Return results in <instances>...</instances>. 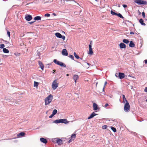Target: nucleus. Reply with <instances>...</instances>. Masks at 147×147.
Returning <instances> with one entry per match:
<instances>
[{
    "label": "nucleus",
    "mask_w": 147,
    "mask_h": 147,
    "mask_svg": "<svg viewBox=\"0 0 147 147\" xmlns=\"http://www.w3.org/2000/svg\"><path fill=\"white\" fill-rule=\"evenodd\" d=\"M53 99V95L50 94L45 99V105H47L50 103L52 101Z\"/></svg>",
    "instance_id": "nucleus-1"
},
{
    "label": "nucleus",
    "mask_w": 147,
    "mask_h": 147,
    "mask_svg": "<svg viewBox=\"0 0 147 147\" xmlns=\"http://www.w3.org/2000/svg\"><path fill=\"white\" fill-rule=\"evenodd\" d=\"M57 79H55L53 82L52 87L53 90H55L58 87L59 83L57 82Z\"/></svg>",
    "instance_id": "nucleus-2"
},
{
    "label": "nucleus",
    "mask_w": 147,
    "mask_h": 147,
    "mask_svg": "<svg viewBox=\"0 0 147 147\" xmlns=\"http://www.w3.org/2000/svg\"><path fill=\"white\" fill-rule=\"evenodd\" d=\"M53 62L55 64L58 65H60L62 67H66V65L64 63L58 61H57L56 59L54 60Z\"/></svg>",
    "instance_id": "nucleus-3"
},
{
    "label": "nucleus",
    "mask_w": 147,
    "mask_h": 147,
    "mask_svg": "<svg viewBox=\"0 0 147 147\" xmlns=\"http://www.w3.org/2000/svg\"><path fill=\"white\" fill-rule=\"evenodd\" d=\"M134 2L139 5L147 4V2L146 1H145L142 0H135Z\"/></svg>",
    "instance_id": "nucleus-4"
},
{
    "label": "nucleus",
    "mask_w": 147,
    "mask_h": 147,
    "mask_svg": "<svg viewBox=\"0 0 147 147\" xmlns=\"http://www.w3.org/2000/svg\"><path fill=\"white\" fill-rule=\"evenodd\" d=\"M130 106L128 102H126L124 106V110L126 112H128L130 111Z\"/></svg>",
    "instance_id": "nucleus-5"
},
{
    "label": "nucleus",
    "mask_w": 147,
    "mask_h": 147,
    "mask_svg": "<svg viewBox=\"0 0 147 147\" xmlns=\"http://www.w3.org/2000/svg\"><path fill=\"white\" fill-rule=\"evenodd\" d=\"M55 139H57L56 140V143L57 144L59 145H61L63 143V142L62 140L59 139V138H55Z\"/></svg>",
    "instance_id": "nucleus-6"
},
{
    "label": "nucleus",
    "mask_w": 147,
    "mask_h": 147,
    "mask_svg": "<svg viewBox=\"0 0 147 147\" xmlns=\"http://www.w3.org/2000/svg\"><path fill=\"white\" fill-rule=\"evenodd\" d=\"M89 53H88V54H89L90 55H92L93 53V52L92 51V45H89Z\"/></svg>",
    "instance_id": "nucleus-7"
},
{
    "label": "nucleus",
    "mask_w": 147,
    "mask_h": 147,
    "mask_svg": "<svg viewBox=\"0 0 147 147\" xmlns=\"http://www.w3.org/2000/svg\"><path fill=\"white\" fill-rule=\"evenodd\" d=\"M32 17L31 15H28L26 16L25 17V18L26 20L27 21H29L31 20L32 19Z\"/></svg>",
    "instance_id": "nucleus-8"
},
{
    "label": "nucleus",
    "mask_w": 147,
    "mask_h": 147,
    "mask_svg": "<svg viewBox=\"0 0 147 147\" xmlns=\"http://www.w3.org/2000/svg\"><path fill=\"white\" fill-rule=\"evenodd\" d=\"M125 75L123 73L119 72V77L120 79H122L124 78Z\"/></svg>",
    "instance_id": "nucleus-9"
},
{
    "label": "nucleus",
    "mask_w": 147,
    "mask_h": 147,
    "mask_svg": "<svg viewBox=\"0 0 147 147\" xmlns=\"http://www.w3.org/2000/svg\"><path fill=\"white\" fill-rule=\"evenodd\" d=\"M97 114H96L94 112H93L88 117V119H89L93 118L94 116L97 115Z\"/></svg>",
    "instance_id": "nucleus-10"
},
{
    "label": "nucleus",
    "mask_w": 147,
    "mask_h": 147,
    "mask_svg": "<svg viewBox=\"0 0 147 147\" xmlns=\"http://www.w3.org/2000/svg\"><path fill=\"white\" fill-rule=\"evenodd\" d=\"M61 53L63 55L66 56H67L68 55L67 50L65 49H64L63 50Z\"/></svg>",
    "instance_id": "nucleus-11"
},
{
    "label": "nucleus",
    "mask_w": 147,
    "mask_h": 147,
    "mask_svg": "<svg viewBox=\"0 0 147 147\" xmlns=\"http://www.w3.org/2000/svg\"><path fill=\"white\" fill-rule=\"evenodd\" d=\"M61 123H64L65 124H67L69 123V121L67 120L66 119H61Z\"/></svg>",
    "instance_id": "nucleus-12"
},
{
    "label": "nucleus",
    "mask_w": 147,
    "mask_h": 147,
    "mask_svg": "<svg viewBox=\"0 0 147 147\" xmlns=\"http://www.w3.org/2000/svg\"><path fill=\"white\" fill-rule=\"evenodd\" d=\"M73 78L74 80L75 83H76V81L79 78V76L78 75H74L73 76Z\"/></svg>",
    "instance_id": "nucleus-13"
},
{
    "label": "nucleus",
    "mask_w": 147,
    "mask_h": 147,
    "mask_svg": "<svg viewBox=\"0 0 147 147\" xmlns=\"http://www.w3.org/2000/svg\"><path fill=\"white\" fill-rule=\"evenodd\" d=\"M38 64L42 70H43L44 68V66L42 63L40 61H38Z\"/></svg>",
    "instance_id": "nucleus-14"
},
{
    "label": "nucleus",
    "mask_w": 147,
    "mask_h": 147,
    "mask_svg": "<svg viewBox=\"0 0 147 147\" xmlns=\"http://www.w3.org/2000/svg\"><path fill=\"white\" fill-rule=\"evenodd\" d=\"M119 47L121 49H124L126 47V45L124 43L121 42L119 44Z\"/></svg>",
    "instance_id": "nucleus-15"
},
{
    "label": "nucleus",
    "mask_w": 147,
    "mask_h": 147,
    "mask_svg": "<svg viewBox=\"0 0 147 147\" xmlns=\"http://www.w3.org/2000/svg\"><path fill=\"white\" fill-rule=\"evenodd\" d=\"M40 141L41 142H43L44 144H46L47 142V140L46 139L44 138H40Z\"/></svg>",
    "instance_id": "nucleus-16"
},
{
    "label": "nucleus",
    "mask_w": 147,
    "mask_h": 147,
    "mask_svg": "<svg viewBox=\"0 0 147 147\" xmlns=\"http://www.w3.org/2000/svg\"><path fill=\"white\" fill-rule=\"evenodd\" d=\"M98 107L97 105L95 103H94L93 104V110L96 111L98 109Z\"/></svg>",
    "instance_id": "nucleus-17"
},
{
    "label": "nucleus",
    "mask_w": 147,
    "mask_h": 147,
    "mask_svg": "<svg viewBox=\"0 0 147 147\" xmlns=\"http://www.w3.org/2000/svg\"><path fill=\"white\" fill-rule=\"evenodd\" d=\"M55 36L57 38H61L62 37V35L60 33L57 32L55 34Z\"/></svg>",
    "instance_id": "nucleus-18"
},
{
    "label": "nucleus",
    "mask_w": 147,
    "mask_h": 147,
    "mask_svg": "<svg viewBox=\"0 0 147 147\" xmlns=\"http://www.w3.org/2000/svg\"><path fill=\"white\" fill-rule=\"evenodd\" d=\"M135 46V45L132 41H131L129 44V47H134Z\"/></svg>",
    "instance_id": "nucleus-19"
},
{
    "label": "nucleus",
    "mask_w": 147,
    "mask_h": 147,
    "mask_svg": "<svg viewBox=\"0 0 147 147\" xmlns=\"http://www.w3.org/2000/svg\"><path fill=\"white\" fill-rule=\"evenodd\" d=\"M139 22L143 26H145L146 25V24L144 23V21L143 20V19L142 18H141L139 20Z\"/></svg>",
    "instance_id": "nucleus-20"
},
{
    "label": "nucleus",
    "mask_w": 147,
    "mask_h": 147,
    "mask_svg": "<svg viewBox=\"0 0 147 147\" xmlns=\"http://www.w3.org/2000/svg\"><path fill=\"white\" fill-rule=\"evenodd\" d=\"M41 18L40 16H36L34 18V20L36 21L41 20Z\"/></svg>",
    "instance_id": "nucleus-21"
},
{
    "label": "nucleus",
    "mask_w": 147,
    "mask_h": 147,
    "mask_svg": "<svg viewBox=\"0 0 147 147\" xmlns=\"http://www.w3.org/2000/svg\"><path fill=\"white\" fill-rule=\"evenodd\" d=\"M25 135V133L23 132H22L18 134L17 136L18 137H19L20 136H23Z\"/></svg>",
    "instance_id": "nucleus-22"
},
{
    "label": "nucleus",
    "mask_w": 147,
    "mask_h": 147,
    "mask_svg": "<svg viewBox=\"0 0 147 147\" xmlns=\"http://www.w3.org/2000/svg\"><path fill=\"white\" fill-rule=\"evenodd\" d=\"M76 134H73L71 135V139L74 140V139L76 138Z\"/></svg>",
    "instance_id": "nucleus-23"
},
{
    "label": "nucleus",
    "mask_w": 147,
    "mask_h": 147,
    "mask_svg": "<svg viewBox=\"0 0 147 147\" xmlns=\"http://www.w3.org/2000/svg\"><path fill=\"white\" fill-rule=\"evenodd\" d=\"M3 51L5 53H7L9 52V50L5 48H4L3 49Z\"/></svg>",
    "instance_id": "nucleus-24"
},
{
    "label": "nucleus",
    "mask_w": 147,
    "mask_h": 147,
    "mask_svg": "<svg viewBox=\"0 0 147 147\" xmlns=\"http://www.w3.org/2000/svg\"><path fill=\"white\" fill-rule=\"evenodd\" d=\"M53 122L56 123H61V119L55 120Z\"/></svg>",
    "instance_id": "nucleus-25"
},
{
    "label": "nucleus",
    "mask_w": 147,
    "mask_h": 147,
    "mask_svg": "<svg viewBox=\"0 0 147 147\" xmlns=\"http://www.w3.org/2000/svg\"><path fill=\"white\" fill-rule=\"evenodd\" d=\"M123 42L127 44L129 42V41L127 39H124L123 40Z\"/></svg>",
    "instance_id": "nucleus-26"
},
{
    "label": "nucleus",
    "mask_w": 147,
    "mask_h": 147,
    "mask_svg": "<svg viewBox=\"0 0 147 147\" xmlns=\"http://www.w3.org/2000/svg\"><path fill=\"white\" fill-rule=\"evenodd\" d=\"M111 129H112V131H113L114 132H116V131H117L116 129L114 127H111Z\"/></svg>",
    "instance_id": "nucleus-27"
},
{
    "label": "nucleus",
    "mask_w": 147,
    "mask_h": 147,
    "mask_svg": "<svg viewBox=\"0 0 147 147\" xmlns=\"http://www.w3.org/2000/svg\"><path fill=\"white\" fill-rule=\"evenodd\" d=\"M74 55L75 58L76 59H78L80 58L79 56L76 54L75 52H74Z\"/></svg>",
    "instance_id": "nucleus-28"
},
{
    "label": "nucleus",
    "mask_w": 147,
    "mask_h": 147,
    "mask_svg": "<svg viewBox=\"0 0 147 147\" xmlns=\"http://www.w3.org/2000/svg\"><path fill=\"white\" fill-rule=\"evenodd\" d=\"M57 110L56 109H54L52 112V114L55 115L57 113Z\"/></svg>",
    "instance_id": "nucleus-29"
},
{
    "label": "nucleus",
    "mask_w": 147,
    "mask_h": 147,
    "mask_svg": "<svg viewBox=\"0 0 147 147\" xmlns=\"http://www.w3.org/2000/svg\"><path fill=\"white\" fill-rule=\"evenodd\" d=\"M117 16H118L119 17H120L121 18H122L123 19L124 18L122 16L120 13H118Z\"/></svg>",
    "instance_id": "nucleus-30"
},
{
    "label": "nucleus",
    "mask_w": 147,
    "mask_h": 147,
    "mask_svg": "<svg viewBox=\"0 0 147 147\" xmlns=\"http://www.w3.org/2000/svg\"><path fill=\"white\" fill-rule=\"evenodd\" d=\"M38 82H34V87L38 86Z\"/></svg>",
    "instance_id": "nucleus-31"
},
{
    "label": "nucleus",
    "mask_w": 147,
    "mask_h": 147,
    "mask_svg": "<svg viewBox=\"0 0 147 147\" xmlns=\"http://www.w3.org/2000/svg\"><path fill=\"white\" fill-rule=\"evenodd\" d=\"M69 57L72 59V60H74V57L73 55H69Z\"/></svg>",
    "instance_id": "nucleus-32"
},
{
    "label": "nucleus",
    "mask_w": 147,
    "mask_h": 147,
    "mask_svg": "<svg viewBox=\"0 0 147 147\" xmlns=\"http://www.w3.org/2000/svg\"><path fill=\"white\" fill-rule=\"evenodd\" d=\"M0 48L1 49H3L4 47H5V45L3 44H1L0 45Z\"/></svg>",
    "instance_id": "nucleus-33"
},
{
    "label": "nucleus",
    "mask_w": 147,
    "mask_h": 147,
    "mask_svg": "<svg viewBox=\"0 0 147 147\" xmlns=\"http://www.w3.org/2000/svg\"><path fill=\"white\" fill-rule=\"evenodd\" d=\"M57 140V139H55V138L52 139V141L54 143H56Z\"/></svg>",
    "instance_id": "nucleus-34"
},
{
    "label": "nucleus",
    "mask_w": 147,
    "mask_h": 147,
    "mask_svg": "<svg viewBox=\"0 0 147 147\" xmlns=\"http://www.w3.org/2000/svg\"><path fill=\"white\" fill-rule=\"evenodd\" d=\"M123 102L124 103H125V102H126V103L128 102L127 101V100L126 98H125V99H123Z\"/></svg>",
    "instance_id": "nucleus-35"
},
{
    "label": "nucleus",
    "mask_w": 147,
    "mask_h": 147,
    "mask_svg": "<svg viewBox=\"0 0 147 147\" xmlns=\"http://www.w3.org/2000/svg\"><path fill=\"white\" fill-rule=\"evenodd\" d=\"M107 127V125H104L102 126V128L103 129H106Z\"/></svg>",
    "instance_id": "nucleus-36"
},
{
    "label": "nucleus",
    "mask_w": 147,
    "mask_h": 147,
    "mask_svg": "<svg viewBox=\"0 0 147 147\" xmlns=\"http://www.w3.org/2000/svg\"><path fill=\"white\" fill-rule=\"evenodd\" d=\"M45 17H49L50 16V14L49 13H46V14H45Z\"/></svg>",
    "instance_id": "nucleus-37"
},
{
    "label": "nucleus",
    "mask_w": 147,
    "mask_h": 147,
    "mask_svg": "<svg viewBox=\"0 0 147 147\" xmlns=\"http://www.w3.org/2000/svg\"><path fill=\"white\" fill-rule=\"evenodd\" d=\"M10 32L9 31H7V35L8 36L10 37Z\"/></svg>",
    "instance_id": "nucleus-38"
},
{
    "label": "nucleus",
    "mask_w": 147,
    "mask_h": 147,
    "mask_svg": "<svg viewBox=\"0 0 147 147\" xmlns=\"http://www.w3.org/2000/svg\"><path fill=\"white\" fill-rule=\"evenodd\" d=\"M142 16L143 18H145V13L144 12H143L142 13Z\"/></svg>",
    "instance_id": "nucleus-39"
},
{
    "label": "nucleus",
    "mask_w": 147,
    "mask_h": 147,
    "mask_svg": "<svg viewBox=\"0 0 147 147\" xmlns=\"http://www.w3.org/2000/svg\"><path fill=\"white\" fill-rule=\"evenodd\" d=\"M115 12H113V11L111 10V13L113 15H114L115 14Z\"/></svg>",
    "instance_id": "nucleus-40"
},
{
    "label": "nucleus",
    "mask_w": 147,
    "mask_h": 147,
    "mask_svg": "<svg viewBox=\"0 0 147 147\" xmlns=\"http://www.w3.org/2000/svg\"><path fill=\"white\" fill-rule=\"evenodd\" d=\"M144 91L145 92H147V86L145 87Z\"/></svg>",
    "instance_id": "nucleus-41"
},
{
    "label": "nucleus",
    "mask_w": 147,
    "mask_h": 147,
    "mask_svg": "<svg viewBox=\"0 0 147 147\" xmlns=\"http://www.w3.org/2000/svg\"><path fill=\"white\" fill-rule=\"evenodd\" d=\"M54 115H53V114H52L51 115H50L49 116V118H52L53 116Z\"/></svg>",
    "instance_id": "nucleus-42"
},
{
    "label": "nucleus",
    "mask_w": 147,
    "mask_h": 147,
    "mask_svg": "<svg viewBox=\"0 0 147 147\" xmlns=\"http://www.w3.org/2000/svg\"><path fill=\"white\" fill-rule=\"evenodd\" d=\"M73 140H73L71 139H70L69 141H68V143H70L71 142H72V141H73Z\"/></svg>",
    "instance_id": "nucleus-43"
},
{
    "label": "nucleus",
    "mask_w": 147,
    "mask_h": 147,
    "mask_svg": "<svg viewBox=\"0 0 147 147\" xmlns=\"http://www.w3.org/2000/svg\"><path fill=\"white\" fill-rule=\"evenodd\" d=\"M61 38H62L63 40H64L65 39V37L64 36L62 35V37H61Z\"/></svg>",
    "instance_id": "nucleus-44"
},
{
    "label": "nucleus",
    "mask_w": 147,
    "mask_h": 147,
    "mask_svg": "<svg viewBox=\"0 0 147 147\" xmlns=\"http://www.w3.org/2000/svg\"><path fill=\"white\" fill-rule=\"evenodd\" d=\"M123 6L124 8H126L127 7V5L125 4L123 5Z\"/></svg>",
    "instance_id": "nucleus-45"
},
{
    "label": "nucleus",
    "mask_w": 147,
    "mask_h": 147,
    "mask_svg": "<svg viewBox=\"0 0 147 147\" xmlns=\"http://www.w3.org/2000/svg\"><path fill=\"white\" fill-rule=\"evenodd\" d=\"M122 97H123V99H125V96L124 95H122Z\"/></svg>",
    "instance_id": "nucleus-46"
},
{
    "label": "nucleus",
    "mask_w": 147,
    "mask_h": 147,
    "mask_svg": "<svg viewBox=\"0 0 147 147\" xmlns=\"http://www.w3.org/2000/svg\"><path fill=\"white\" fill-rule=\"evenodd\" d=\"M35 22V21H34L33 22H29L28 23L30 24H32L33 23H34Z\"/></svg>",
    "instance_id": "nucleus-47"
},
{
    "label": "nucleus",
    "mask_w": 147,
    "mask_h": 147,
    "mask_svg": "<svg viewBox=\"0 0 147 147\" xmlns=\"http://www.w3.org/2000/svg\"><path fill=\"white\" fill-rule=\"evenodd\" d=\"M109 105V104L108 103H106L105 104V107H107Z\"/></svg>",
    "instance_id": "nucleus-48"
},
{
    "label": "nucleus",
    "mask_w": 147,
    "mask_h": 147,
    "mask_svg": "<svg viewBox=\"0 0 147 147\" xmlns=\"http://www.w3.org/2000/svg\"><path fill=\"white\" fill-rule=\"evenodd\" d=\"M107 84V82L106 81L105 82V84H104V86L105 87V86Z\"/></svg>",
    "instance_id": "nucleus-49"
},
{
    "label": "nucleus",
    "mask_w": 147,
    "mask_h": 147,
    "mask_svg": "<svg viewBox=\"0 0 147 147\" xmlns=\"http://www.w3.org/2000/svg\"><path fill=\"white\" fill-rule=\"evenodd\" d=\"M144 61L145 62V63L147 64V60L146 59L144 60Z\"/></svg>",
    "instance_id": "nucleus-50"
},
{
    "label": "nucleus",
    "mask_w": 147,
    "mask_h": 147,
    "mask_svg": "<svg viewBox=\"0 0 147 147\" xmlns=\"http://www.w3.org/2000/svg\"><path fill=\"white\" fill-rule=\"evenodd\" d=\"M131 34H134V33L132 32H131L130 33Z\"/></svg>",
    "instance_id": "nucleus-51"
},
{
    "label": "nucleus",
    "mask_w": 147,
    "mask_h": 147,
    "mask_svg": "<svg viewBox=\"0 0 147 147\" xmlns=\"http://www.w3.org/2000/svg\"><path fill=\"white\" fill-rule=\"evenodd\" d=\"M105 88V86H104L103 87V88L102 89V91L103 92H104V91Z\"/></svg>",
    "instance_id": "nucleus-52"
},
{
    "label": "nucleus",
    "mask_w": 147,
    "mask_h": 147,
    "mask_svg": "<svg viewBox=\"0 0 147 147\" xmlns=\"http://www.w3.org/2000/svg\"><path fill=\"white\" fill-rule=\"evenodd\" d=\"M53 15L54 16H56V14L55 13H53Z\"/></svg>",
    "instance_id": "nucleus-53"
},
{
    "label": "nucleus",
    "mask_w": 147,
    "mask_h": 147,
    "mask_svg": "<svg viewBox=\"0 0 147 147\" xmlns=\"http://www.w3.org/2000/svg\"><path fill=\"white\" fill-rule=\"evenodd\" d=\"M118 13H115V15H115V16H117V15H118Z\"/></svg>",
    "instance_id": "nucleus-54"
},
{
    "label": "nucleus",
    "mask_w": 147,
    "mask_h": 147,
    "mask_svg": "<svg viewBox=\"0 0 147 147\" xmlns=\"http://www.w3.org/2000/svg\"><path fill=\"white\" fill-rule=\"evenodd\" d=\"M40 53V52H38L37 53V55H38V56H39V54Z\"/></svg>",
    "instance_id": "nucleus-55"
},
{
    "label": "nucleus",
    "mask_w": 147,
    "mask_h": 147,
    "mask_svg": "<svg viewBox=\"0 0 147 147\" xmlns=\"http://www.w3.org/2000/svg\"><path fill=\"white\" fill-rule=\"evenodd\" d=\"M87 64L89 65H90V63H87Z\"/></svg>",
    "instance_id": "nucleus-56"
},
{
    "label": "nucleus",
    "mask_w": 147,
    "mask_h": 147,
    "mask_svg": "<svg viewBox=\"0 0 147 147\" xmlns=\"http://www.w3.org/2000/svg\"><path fill=\"white\" fill-rule=\"evenodd\" d=\"M92 41H91L90 43V44L89 45H92Z\"/></svg>",
    "instance_id": "nucleus-57"
},
{
    "label": "nucleus",
    "mask_w": 147,
    "mask_h": 147,
    "mask_svg": "<svg viewBox=\"0 0 147 147\" xmlns=\"http://www.w3.org/2000/svg\"><path fill=\"white\" fill-rule=\"evenodd\" d=\"M134 134L136 135H137V134L136 133H134Z\"/></svg>",
    "instance_id": "nucleus-58"
},
{
    "label": "nucleus",
    "mask_w": 147,
    "mask_h": 147,
    "mask_svg": "<svg viewBox=\"0 0 147 147\" xmlns=\"http://www.w3.org/2000/svg\"><path fill=\"white\" fill-rule=\"evenodd\" d=\"M80 59L82 60H83L82 59V58H80Z\"/></svg>",
    "instance_id": "nucleus-59"
},
{
    "label": "nucleus",
    "mask_w": 147,
    "mask_h": 147,
    "mask_svg": "<svg viewBox=\"0 0 147 147\" xmlns=\"http://www.w3.org/2000/svg\"><path fill=\"white\" fill-rule=\"evenodd\" d=\"M53 71H54V72H53V73H54V72H55V70H53Z\"/></svg>",
    "instance_id": "nucleus-60"
},
{
    "label": "nucleus",
    "mask_w": 147,
    "mask_h": 147,
    "mask_svg": "<svg viewBox=\"0 0 147 147\" xmlns=\"http://www.w3.org/2000/svg\"><path fill=\"white\" fill-rule=\"evenodd\" d=\"M66 76H69V74H66Z\"/></svg>",
    "instance_id": "nucleus-61"
},
{
    "label": "nucleus",
    "mask_w": 147,
    "mask_h": 147,
    "mask_svg": "<svg viewBox=\"0 0 147 147\" xmlns=\"http://www.w3.org/2000/svg\"><path fill=\"white\" fill-rule=\"evenodd\" d=\"M28 33H32V32H28Z\"/></svg>",
    "instance_id": "nucleus-62"
},
{
    "label": "nucleus",
    "mask_w": 147,
    "mask_h": 147,
    "mask_svg": "<svg viewBox=\"0 0 147 147\" xmlns=\"http://www.w3.org/2000/svg\"><path fill=\"white\" fill-rule=\"evenodd\" d=\"M131 86V89H132V86Z\"/></svg>",
    "instance_id": "nucleus-63"
},
{
    "label": "nucleus",
    "mask_w": 147,
    "mask_h": 147,
    "mask_svg": "<svg viewBox=\"0 0 147 147\" xmlns=\"http://www.w3.org/2000/svg\"><path fill=\"white\" fill-rule=\"evenodd\" d=\"M146 101L147 102V99L146 100Z\"/></svg>",
    "instance_id": "nucleus-64"
}]
</instances>
